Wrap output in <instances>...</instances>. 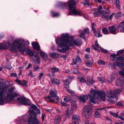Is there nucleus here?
I'll use <instances>...</instances> for the list:
<instances>
[{
	"mask_svg": "<svg viewBox=\"0 0 124 124\" xmlns=\"http://www.w3.org/2000/svg\"><path fill=\"white\" fill-rule=\"evenodd\" d=\"M71 106L70 110H71L73 112L75 111L77 107V105L75 101L71 102Z\"/></svg>",
	"mask_w": 124,
	"mask_h": 124,
	"instance_id": "16",
	"label": "nucleus"
},
{
	"mask_svg": "<svg viewBox=\"0 0 124 124\" xmlns=\"http://www.w3.org/2000/svg\"><path fill=\"white\" fill-rule=\"evenodd\" d=\"M94 116L96 118H99L100 117V115L98 112L96 111L95 112Z\"/></svg>",
	"mask_w": 124,
	"mask_h": 124,
	"instance_id": "37",
	"label": "nucleus"
},
{
	"mask_svg": "<svg viewBox=\"0 0 124 124\" xmlns=\"http://www.w3.org/2000/svg\"><path fill=\"white\" fill-rule=\"evenodd\" d=\"M50 70H51V72L52 73L53 76L54 77H55L56 76V75L55 74V73L59 72V68L55 67H54L49 68L48 70V72Z\"/></svg>",
	"mask_w": 124,
	"mask_h": 124,
	"instance_id": "14",
	"label": "nucleus"
},
{
	"mask_svg": "<svg viewBox=\"0 0 124 124\" xmlns=\"http://www.w3.org/2000/svg\"><path fill=\"white\" fill-rule=\"evenodd\" d=\"M95 82L92 79H89L87 80L86 84L88 86H90L93 84Z\"/></svg>",
	"mask_w": 124,
	"mask_h": 124,
	"instance_id": "24",
	"label": "nucleus"
},
{
	"mask_svg": "<svg viewBox=\"0 0 124 124\" xmlns=\"http://www.w3.org/2000/svg\"><path fill=\"white\" fill-rule=\"evenodd\" d=\"M119 72L120 75L124 76V69H123L121 70Z\"/></svg>",
	"mask_w": 124,
	"mask_h": 124,
	"instance_id": "46",
	"label": "nucleus"
},
{
	"mask_svg": "<svg viewBox=\"0 0 124 124\" xmlns=\"http://www.w3.org/2000/svg\"><path fill=\"white\" fill-rule=\"evenodd\" d=\"M74 112L71 110L69 111V109H67L65 111V115L66 116L69 117Z\"/></svg>",
	"mask_w": 124,
	"mask_h": 124,
	"instance_id": "23",
	"label": "nucleus"
},
{
	"mask_svg": "<svg viewBox=\"0 0 124 124\" xmlns=\"http://www.w3.org/2000/svg\"><path fill=\"white\" fill-rule=\"evenodd\" d=\"M61 119L60 116H56L54 119V122L55 124H57L60 121Z\"/></svg>",
	"mask_w": 124,
	"mask_h": 124,
	"instance_id": "25",
	"label": "nucleus"
},
{
	"mask_svg": "<svg viewBox=\"0 0 124 124\" xmlns=\"http://www.w3.org/2000/svg\"><path fill=\"white\" fill-rule=\"evenodd\" d=\"M28 75L30 77L32 78L34 77L33 75L32 74V73L31 72V71L28 74Z\"/></svg>",
	"mask_w": 124,
	"mask_h": 124,
	"instance_id": "55",
	"label": "nucleus"
},
{
	"mask_svg": "<svg viewBox=\"0 0 124 124\" xmlns=\"http://www.w3.org/2000/svg\"><path fill=\"white\" fill-rule=\"evenodd\" d=\"M68 7L70 10H71L69 12V15H83V13L82 11L77 10L75 9L76 3L73 0H70L68 2Z\"/></svg>",
	"mask_w": 124,
	"mask_h": 124,
	"instance_id": "6",
	"label": "nucleus"
},
{
	"mask_svg": "<svg viewBox=\"0 0 124 124\" xmlns=\"http://www.w3.org/2000/svg\"><path fill=\"white\" fill-rule=\"evenodd\" d=\"M60 39V40L57 38L55 40L56 43L58 44L57 50L60 52H66L69 49L70 46H73L75 45H80L81 44V41L78 39H76L73 41V37H69L68 34H62Z\"/></svg>",
	"mask_w": 124,
	"mask_h": 124,
	"instance_id": "1",
	"label": "nucleus"
},
{
	"mask_svg": "<svg viewBox=\"0 0 124 124\" xmlns=\"http://www.w3.org/2000/svg\"><path fill=\"white\" fill-rule=\"evenodd\" d=\"M25 51L26 53L31 56H32L34 55L33 52L29 49H26L25 50Z\"/></svg>",
	"mask_w": 124,
	"mask_h": 124,
	"instance_id": "26",
	"label": "nucleus"
},
{
	"mask_svg": "<svg viewBox=\"0 0 124 124\" xmlns=\"http://www.w3.org/2000/svg\"><path fill=\"white\" fill-rule=\"evenodd\" d=\"M7 68L8 70H11L12 68V67L10 65L7 66Z\"/></svg>",
	"mask_w": 124,
	"mask_h": 124,
	"instance_id": "61",
	"label": "nucleus"
},
{
	"mask_svg": "<svg viewBox=\"0 0 124 124\" xmlns=\"http://www.w3.org/2000/svg\"><path fill=\"white\" fill-rule=\"evenodd\" d=\"M121 90H122L119 89H116L113 92L110 91L107 93V97L110 98H113L111 101L112 103H114L115 102V101H117V99L116 97L115 94H119L121 93Z\"/></svg>",
	"mask_w": 124,
	"mask_h": 124,
	"instance_id": "8",
	"label": "nucleus"
},
{
	"mask_svg": "<svg viewBox=\"0 0 124 124\" xmlns=\"http://www.w3.org/2000/svg\"><path fill=\"white\" fill-rule=\"evenodd\" d=\"M118 30L121 32L124 33V21L118 24L117 26Z\"/></svg>",
	"mask_w": 124,
	"mask_h": 124,
	"instance_id": "11",
	"label": "nucleus"
},
{
	"mask_svg": "<svg viewBox=\"0 0 124 124\" xmlns=\"http://www.w3.org/2000/svg\"><path fill=\"white\" fill-rule=\"evenodd\" d=\"M109 32L112 34L116 33V28L114 26L109 27L108 28Z\"/></svg>",
	"mask_w": 124,
	"mask_h": 124,
	"instance_id": "19",
	"label": "nucleus"
},
{
	"mask_svg": "<svg viewBox=\"0 0 124 124\" xmlns=\"http://www.w3.org/2000/svg\"><path fill=\"white\" fill-rule=\"evenodd\" d=\"M95 45L98 48H99V47L100 46H99V45L97 43V41L96 40L95 43Z\"/></svg>",
	"mask_w": 124,
	"mask_h": 124,
	"instance_id": "56",
	"label": "nucleus"
},
{
	"mask_svg": "<svg viewBox=\"0 0 124 124\" xmlns=\"http://www.w3.org/2000/svg\"><path fill=\"white\" fill-rule=\"evenodd\" d=\"M124 58L122 57H118L117 58V59L120 61H122L123 60H124V55L123 56Z\"/></svg>",
	"mask_w": 124,
	"mask_h": 124,
	"instance_id": "45",
	"label": "nucleus"
},
{
	"mask_svg": "<svg viewBox=\"0 0 124 124\" xmlns=\"http://www.w3.org/2000/svg\"><path fill=\"white\" fill-rule=\"evenodd\" d=\"M110 13V11L108 8H107L106 10V12L104 11L101 13V17L102 18H105L106 20H107L108 17Z\"/></svg>",
	"mask_w": 124,
	"mask_h": 124,
	"instance_id": "13",
	"label": "nucleus"
},
{
	"mask_svg": "<svg viewBox=\"0 0 124 124\" xmlns=\"http://www.w3.org/2000/svg\"><path fill=\"white\" fill-rule=\"evenodd\" d=\"M52 15L54 17H56L58 16L59 15V13H55V12H51Z\"/></svg>",
	"mask_w": 124,
	"mask_h": 124,
	"instance_id": "44",
	"label": "nucleus"
},
{
	"mask_svg": "<svg viewBox=\"0 0 124 124\" xmlns=\"http://www.w3.org/2000/svg\"><path fill=\"white\" fill-rule=\"evenodd\" d=\"M78 80L81 83H84L85 81V78L83 77H78Z\"/></svg>",
	"mask_w": 124,
	"mask_h": 124,
	"instance_id": "28",
	"label": "nucleus"
},
{
	"mask_svg": "<svg viewBox=\"0 0 124 124\" xmlns=\"http://www.w3.org/2000/svg\"><path fill=\"white\" fill-rule=\"evenodd\" d=\"M98 63L100 65H103L105 64V62L101 60H99L98 61Z\"/></svg>",
	"mask_w": 124,
	"mask_h": 124,
	"instance_id": "40",
	"label": "nucleus"
},
{
	"mask_svg": "<svg viewBox=\"0 0 124 124\" xmlns=\"http://www.w3.org/2000/svg\"><path fill=\"white\" fill-rule=\"evenodd\" d=\"M121 12H119L116 14L115 16L116 17H120L121 16Z\"/></svg>",
	"mask_w": 124,
	"mask_h": 124,
	"instance_id": "49",
	"label": "nucleus"
},
{
	"mask_svg": "<svg viewBox=\"0 0 124 124\" xmlns=\"http://www.w3.org/2000/svg\"><path fill=\"white\" fill-rule=\"evenodd\" d=\"M26 118V116L25 115H24L22 117H20L19 118V119H18V121L19 122H22V120Z\"/></svg>",
	"mask_w": 124,
	"mask_h": 124,
	"instance_id": "36",
	"label": "nucleus"
},
{
	"mask_svg": "<svg viewBox=\"0 0 124 124\" xmlns=\"http://www.w3.org/2000/svg\"><path fill=\"white\" fill-rule=\"evenodd\" d=\"M71 71L74 74H78V73L77 70L75 69H72Z\"/></svg>",
	"mask_w": 124,
	"mask_h": 124,
	"instance_id": "41",
	"label": "nucleus"
},
{
	"mask_svg": "<svg viewBox=\"0 0 124 124\" xmlns=\"http://www.w3.org/2000/svg\"><path fill=\"white\" fill-rule=\"evenodd\" d=\"M7 87L5 83L0 84V105L14 101V98L17 96L18 94L15 91V88L13 87L10 88L6 92Z\"/></svg>",
	"mask_w": 124,
	"mask_h": 124,
	"instance_id": "2",
	"label": "nucleus"
},
{
	"mask_svg": "<svg viewBox=\"0 0 124 124\" xmlns=\"http://www.w3.org/2000/svg\"><path fill=\"white\" fill-rule=\"evenodd\" d=\"M43 75V74L42 72L40 73V75L39 76V79H40L41 78Z\"/></svg>",
	"mask_w": 124,
	"mask_h": 124,
	"instance_id": "58",
	"label": "nucleus"
},
{
	"mask_svg": "<svg viewBox=\"0 0 124 124\" xmlns=\"http://www.w3.org/2000/svg\"><path fill=\"white\" fill-rule=\"evenodd\" d=\"M69 83L68 79L63 80V84L65 85L66 88H68L69 87Z\"/></svg>",
	"mask_w": 124,
	"mask_h": 124,
	"instance_id": "29",
	"label": "nucleus"
},
{
	"mask_svg": "<svg viewBox=\"0 0 124 124\" xmlns=\"http://www.w3.org/2000/svg\"><path fill=\"white\" fill-rule=\"evenodd\" d=\"M79 99L81 101L84 102L88 100V96L82 95L79 97Z\"/></svg>",
	"mask_w": 124,
	"mask_h": 124,
	"instance_id": "17",
	"label": "nucleus"
},
{
	"mask_svg": "<svg viewBox=\"0 0 124 124\" xmlns=\"http://www.w3.org/2000/svg\"><path fill=\"white\" fill-rule=\"evenodd\" d=\"M92 108L91 106L85 105L83 109V116L87 119L89 118L92 114Z\"/></svg>",
	"mask_w": 124,
	"mask_h": 124,
	"instance_id": "7",
	"label": "nucleus"
},
{
	"mask_svg": "<svg viewBox=\"0 0 124 124\" xmlns=\"http://www.w3.org/2000/svg\"><path fill=\"white\" fill-rule=\"evenodd\" d=\"M30 106L29 118L28 120L29 124H39L40 122L36 118V114L40 113V110L37 109L36 106L34 105L31 104Z\"/></svg>",
	"mask_w": 124,
	"mask_h": 124,
	"instance_id": "4",
	"label": "nucleus"
},
{
	"mask_svg": "<svg viewBox=\"0 0 124 124\" xmlns=\"http://www.w3.org/2000/svg\"><path fill=\"white\" fill-rule=\"evenodd\" d=\"M72 121L74 124H79L80 119L79 116L76 115H74L72 117Z\"/></svg>",
	"mask_w": 124,
	"mask_h": 124,
	"instance_id": "15",
	"label": "nucleus"
},
{
	"mask_svg": "<svg viewBox=\"0 0 124 124\" xmlns=\"http://www.w3.org/2000/svg\"><path fill=\"white\" fill-rule=\"evenodd\" d=\"M114 13H113L109 17L108 16L107 19V20H109L111 19L113 17V16L114 15Z\"/></svg>",
	"mask_w": 124,
	"mask_h": 124,
	"instance_id": "48",
	"label": "nucleus"
},
{
	"mask_svg": "<svg viewBox=\"0 0 124 124\" xmlns=\"http://www.w3.org/2000/svg\"><path fill=\"white\" fill-rule=\"evenodd\" d=\"M116 104L117 105L120 106H123L122 102H117L116 103Z\"/></svg>",
	"mask_w": 124,
	"mask_h": 124,
	"instance_id": "51",
	"label": "nucleus"
},
{
	"mask_svg": "<svg viewBox=\"0 0 124 124\" xmlns=\"http://www.w3.org/2000/svg\"><path fill=\"white\" fill-rule=\"evenodd\" d=\"M99 48H100V49L104 52H107V50L104 49L103 48H101L100 47H99Z\"/></svg>",
	"mask_w": 124,
	"mask_h": 124,
	"instance_id": "54",
	"label": "nucleus"
},
{
	"mask_svg": "<svg viewBox=\"0 0 124 124\" xmlns=\"http://www.w3.org/2000/svg\"><path fill=\"white\" fill-rule=\"evenodd\" d=\"M116 65L119 67H122L124 66V64L123 63H121L120 62H117L116 63Z\"/></svg>",
	"mask_w": 124,
	"mask_h": 124,
	"instance_id": "43",
	"label": "nucleus"
},
{
	"mask_svg": "<svg viewBox=\"0 0 124 124\" xmlns=\"http://www.w3.org/2000/svg\"><path fill=\"white\" fill-rule=\"evenodd\" d=\"M32 66V65L30 64H29L28 65V66L26 67V69H28L30 67H31Z\"/></svg>",
	"mask_w": 124,
	"mask_h": 124,
	"instance_id": "64",
	"label": "nucleus"
},
{
	"mask_svg": "<svg viewBox=\"0 0 124 124\" xmlns=\"http://www.w3.org/2000/svg\"><path fill=\"white\" fill-rule=\"evenodd\" d=\"M57 92L56 91H53L52 90L50 92L49 96L47 98V99L50 101L53 102H54L55 100H57L58 101L59 98L57 96Z\"/></svg>",
	"mask_w": 124,
	"mask_h": 124,
	"instance_id": "9",
	"label": "nucleus"
},
{
	"mask_svg": "<svg viewBox=\"0 0 124 124\" xmlns=\"http://www.w3.org/2000/svg\"><path fill=\"white\" fill-rule=\"evenodd\" d=\"M33 47L35 49L39 50L40 49V46L38 43L33 42L32 44Z\"/></svg>",
	"mask_w": 124,
	"mask_h": 124,
	"instance_id": "20",
	"label": "nucleus"
},
{
	"mask_svg": "<svg viewBox=\"0 0 124 124\" xmlns=\"http://www.w3.org/2000/svg\"><path fill=\"white\" fill-rule=\"evenodd\" d=\"M27 44H26L24 40L22 39H16L11 45L9 48V50L11 52L15 54L17 53V49L21 52L23 51L25 49V46L29 45L27 41Z\"/></svg>",
	"mask_w": 124,
	"mask_h": 124,
	"instance_id": "3",
	"label": "nucleus"
},
{
	"mask_svg": "<svg viewBox=\"0 0 124 124\" xmlns=\"http://www.w3.org/2000/svg\"><path fill=\"white\" fill-rule=\"evenodd\" d=\"M65 102H64L62 103V106H68V104H66Z\"/></svg>",
	"mask_w": 124,
	"mask_h": 124,
	"instance_id": "59",
	"label": "nucleus"
},
{
	"mask_svg": "<svg viewBox=\"0 0 124 124\" xmlns=\"http://www.w3.org/2000/svg\"><path fill=\"white\" fill-rule=\"evenodd\" d=\"M90 101L92 103H95L97 100L100 101H104L105 99V93L104 92L96 91L91 89L89 95Z\"/></svg>",
	"mask_w": 124,
	"mask_h": 124,
	"instance_id": "5",
	"label": "nucleus"
},
{
	"mask_svg": "<svg viewBox=\"0 0 124 124\" xmlns=\"http://www.w3.org/2000/svg\"><path fill=\"white\" fill-rule=\"evenodd\" d=\"M109 113L110 115L115 117L116 118H118V116L117 115L116 113L112 112L111 111H110L109 112Z\"/></svg>",
	"mask_w": 124,
	"mask_h": 124,
	"instance_id": "38",
	"label": "nucleus"
},
{
	"mask_svg": "<svg viewBox=\"0 0 124 124\" xmlns=\"http://www.w3.org/2000/svg\"><path fill=\"white\" fill-rule=\"evenodd\" d=\"M115 0V4L116 5H117L119 3V0Z\"/></svg>",
	"mask_w": 124,
	"mask_h": 124,
	"instance_id": "60",
	"label": "nucleus"
},
{
	"mask_svg": "<svg viewBox=\"0 0 124 124\" xmlns=\"http://www.w3.org/2000/svg\"><path fill=\"white\" fill-rule=\"evenodd\" d=\"M70 97H65L64 99V102L67 103L70 101Z\"/></svg>",
	"mask_w": 124,
	"mask_h": 124,
	"instance_id": "35",
	"label": "nucleus"
},
{
	"mask_svg": "<svg viewBox=\"0 0 124 124\" xmlns=\"http://www.w3.org/2000/svg\"><path fill=\"white\" fill-rule=\"evenodd\" d=\"M22 81V82H21L20 85L25 87H26L27 86V82L24 80H23Z\"/></svg>",
	"mask_w": 124,
	"mask_h": 124,
	"instance_id": "32",
	"label": "nucleus"
},
{
	"mask_svg": "<svg viewBox=\"0 0 124 124\" xmlns=\"http://www.w3.org/2000/svg\"><path fill=\"white\" fill-rule=\"evenodd\" d=\"M120 118L122 121L124 122V112L121 113L120 116H118V118Z\"/></svg>",
	"mask_w": 124,
	"mask_h": 124,
	"instance_id": "31",
	"label": "nucleus"
},
{
	"mask_svg": "<svg viewBox=\"0 0 124 124\" xmlns=\"http://www.w3.org/2000/svg\"><path fill=\"white\" fill-rule=\"evenodd\" d=\"M10 46L9 43H7L5 45L0 44V49H6Z\"/></svg>",
	"mask_w": 124,
	"mask_h": 124,
	"instance_id": "21",
	"label": "nucleus"
},
{
	"mask_svg": "<svg viewBox=\"0 0 124 124\" xmlns=\"http://www.w3.org/2000/svg\"><path fill=\"white\" fill-rule=\"evenodd\" d=\"M81 37L83 38L84 39L85 38V34L83 32L82 33H81L79 35Z\"/></svg>",
	"mask_w": 124,
	"mask_h": 124,
	"instance_id": "47",
	"label": "nucleus"
},
{
	"mask_svg": "<svg viewBox=\"0 0 124 124\" xmlns=\"http://www.w3.org/2000/svg\"><path fill=\"white\" fill-rule=\"evenodd\" d=\"M116 83L117 86H119L122 84V82L120 80V79H118L116 80Z\"/></svg>",
	"mask_w": 124,
	"mask_h": 124,
	"instance_id": "34",
	"label": "nucleus"
},
{
	"mask_svg": "<svg viewBox=\"0 0 124 124\" xmlns=\"http://www.w3.org/2000/svg\"><path fill=\"white\" fill-rule=\"evenodd\" d=\"M34 57L36 59V60L38 62V63H39L40 61V58L39 56L37 55H35L34 56Z\"/></svg>",
	"mask_w": 124,
	"mask_h": 124,
	"instance_id": "33",
	"label": "nucleus"
},
{
	"mask_svg": "<svg viewBox=\"0 0 124 124\" xmlns=\"http://www.w3.org/2000/svg\"><path fill=\"white\" fill-rule=\"evenodd\" d=\"M39 68V67L38 66H36L33 67V69L35 71L36 70H38Z\"/></svg>",
	"mask_w": 124,
	"mask_h": 124,
	"instance_id": "57",
	"label": "nucleus"
},
{
	"mask_svg": "<svg viewBox=\"0 0 124 124\" xmlns=\"http://www.w3.org/2000/svg\"><path fill=\"white\" fill-rule=\"evenodd\" d=\"M60 55L57 52L51 53L49 54V56L52 58L58 57Z\"/></svg>",
	"mask_w": 124,
	"mask_h": 124,
	"instance_id": "18",
	"label": "nucleus"
},
{
	"mask_svg": "<svg viewBox=\"0 0 124 124\" xmlns=\"http://www.w3.org/2000/svg\"><path fill=\"white\" fill-rule=\"evenodd\" d=\"M98 80L102 83H103L104 82V78L102 77H98Z\"/></svg>",
	"mask_w": 124,
	"mask_h": 124,
	"instance_id": "42",
	"label": "nucleus"
},
{
	"mask_svg": "<svg viewBox=\"0 0 124 124\" xmlns=\"http://www.w3.org/2000/svg\"><path fill=\"white\" fill-rule=\"evenodd\" d=\"M73 62L72 63L73 64H76L77 62H80V59L79 57L78 56H77L76 59H73Z\"/></svg>",
	"mask_w": 124,
	"mask_h": 124,
	"instance_id": "30",
	"label": "nucleus"
},
{
	"mask_svg": "<svg viewBox=\"0 0 124 124\" xmlns=\"http://www.w3.org/2000/svg\"><path fill=\"white\" fill-rule=\"evenodd\" d=\"M89 0H84V1L85 3H84L83 4H84L85 5H89V4L88 3Z\"/></svg>",
	"mask_w": 124,
	"mask_h": 124,
	"instance_id": "50",
	"label": "nucleus"
},
{
	"mask_svg": "<svg viewBox=\"0 0 124 124\" xmlns=\"http://www.w3.org/2000/svg\"><path fill=\"white\" fill-rule=\"evenodd\" d=\"M17 101L22 104L26 106L31 105L30 101L28 99H26L24 97H22L18 98Z\"/></svg>",
	"mask_w": 124,
	"mask_h": 124,
	"instance_id": "10",
	"label": "nucleus"
},
{
	"mask_svg": "<svg viewBox=\"0 0 124 124\" xmlns=\"http://www.w3.org/2000/svg\"><path fill=\"white\" fill-rule=\"evenodd\" d=\"M84 32L88 34L89 31L88 29L86 28L84 30Z\"/></svg>",
	"mask_w": 124,
	"mask_h": 124,
	"instance_id": "52",
	"label": "nucleus"
},
{
	"mask_svg": "<svg viewBox=\"0 0 124 124\" xmlns=\"http://www.w3.org/2000/svg\"><path fill=\"white\" fill-rule=\"evenodd\" d=\"M68 92L70 93L71 94H73L74 93V92L70 89H68L67 90Z\"/></svg>",
	"mask_w": 124,
	"mask_h": 124,
	"instance_id": "53",
	"label": "nucleus"
},
{
	"mask_svg": "<svg viewBox=\"0 0 124 124\" xmlns=\"http://www.w3.org/2000/svg\"><path fill=\"white\" fill-rule=\"evenodd\" d=\"M51 81L54 84L57 85H59L60 84V82L57 79L54 78H51Z\"/></svg>",
	"mask_w": 124,
	"mask_h": 124,
	"instance_id": "27",
	"label": "nucleus"
},
{
	"mask_svg": "<svg viewBox=\"0 0 124 124\" xmlns=\"http://www.w3.org/2000/svg\"><path fill=\"white\" fill-rule=\"evenodd\" d=\"M16 82L19 83L20 84H21V81L18 79H16L15 80Z\"/></svg>",
	"mask_w": 124,
	"mask_h": 124,
	"instance_id": "63",
	"label": "nucleus"
},
{
	"mask_svg": "<svg viewBox=\"0 0 124 124\" xmlns=\"http://www.w3.org/2000/svg\"><path fill=\"white\" fill-rule=\"evenodd\" d=\"M40 54L41 56L44 58V60H46L47 59L48 57V55L47 54L41 51L40 52Z\"/></svg>",
	"mask_w": 124,
	"mask_h": 124,
	"instance_id": "22",
	"label": "nucleus"
},
{
	"mask_svg": "<svg viewBox=\"0 0 124 124\" xmlns=\"http://www.w3.org/2000/svg\"><path fill=\"white\" fill-rule=\"evenodd\" d=\"M103 32L105 34H107L108 33V31L107 29L105 28H103L102 30Z\"/></svg>",
	"mask_w": 124,
	"mask_h": 124,
	"instance_id": "39",
	"label": "nucleus"
},
{
	"mask_svg": "<svg viewBox=\"0 0 124 124\" xmlns=\"http://www.w3.org/2000/svg\"><path fill=\"white\" fill-rule=\"evenodd\" d=\"M97 35H96V36H97L98 37H100L102 36V35L100 34L99 32H98V33H97Z\"/></svg>",
	"mask_w": 124,
	"mask_h": 124,
	"instance_id": "62",
	"label": "nucleus"
},
{
	"mask_svg": "<svg viewBox=\"0 0 124 124\" xmlns=\"http://www.w3.org/2000/svg\"><path fill=\"white\" fill-rule=\"evenodd\" d=\"M102 9V6H100L99 8L97 9H94V12L93 13L94 16H97L100 15Z\"/></svg>",
	"mask_w": 124,
	"mask_h": 124,
	"instance_id": "12",
	"label": "nucleus"
}]
</instances>
